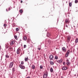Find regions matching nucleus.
<instances>
[{"label":"nucleus","instance_id":"nucleus-1","mask_svg":"<svg viewBox=\"0 0 78 78\" xmlns=\"http://www.w3.org/2000/svg\"><path fill=\"white\" fill-rule=\"evenodd\" d=\"M70 53V51L69 50H68L66 53L65 54V57L66 58H67L68 57V56L69 55Z\"/></svg>","mask_w":78,"mask_h":78},{"label":"nucleus","instance_id":"nucleus-2","mask_svg":"<svg viewBox=\"0 0 78 78\" xmlns=\"http://www.w3.org/2000/svg\"><path fill=\"white\" fill-rule=\"evenodd\" d=\"M13 64H14V62H10L9 65V68H12V66H13Z\"/></svg>","mask_w":78,"mask_h":78},{"label":"nucleus","instance_id":"nucleus-3","mask_svg":"<svg viewBox=\"0 0 78 78\" xmlns=\"http://www.w3.org/2000/svg\"><path fill=\"white\" fill-rule=\"evenodd\" d=\"M66 64L67 66H70V65L71 63L69 62V60L68 59L66 60Z\"/></svg>","mask_w":78,"mask_h":78},{"label":"nucleus","instance_id":"nucleus-4","mask_svg":"<svg viewBox=\"0 0 78 78\" xmlns=\"http://www.w3.org/2000/svg\"><path fill=\"white\" fill-rule=\"evenodd\" d=\"M19 66L20 67L21 69H25V66H23L21 64Z\"/></svg>","mask_w":78,"mask_h":78},{"label":"nucleus","instance_id":"nucleus-5","mask_svg":"<svg viewBox=\"0 0 78 78\" xmlns=\"http://www.w3.org/2000/svg\"><path fill=\"white\" fill-rule=\"evenodd\" d=\"M62 50L63 52H66L67 49L65 48V47H63L62 48Z\"/></svg>","mask_w":78,"mask_h":78},{"label":"nucleus","instance_id":"nucleus-6","mask_svg":"<svg viewBox=\"0 0 78 78\" xmlns=\"http://www.w3.org/2000/svg\"><path fill=\"white\" fill-rule=\"evenodd\" d=\"M70 39H71V37H70V36H69L67 37V40L68 42H70Z\"/></svg>","mask_w":78,"mask_h":78},{"label":"nucleus","instance_id":"nucleus-7","mask_svg":"<svg viewBox=\"0 0 78 78\" xmlns=\"http://www.w3.org/2000/svg\"><path fill=\"white\" fill-rule=\"evenodd\" d=\"M48 76V73H47L46 74H44L43 75V78H46Z\"/></svg>","mask_w":78,"mask_h":78},{"label":"nucleus","instance_id":"nucleus-8","mask_svg":"<svg viewBox=\"0 0 78 78\" xmlns=\"http://www.w3.org/2000/svg\"><path fill=\"white\" fill-rule=\"evenodd\" d=\"M53 56L52 55H50L49 56V58L50 60H53Z\"/></svg>","mask_w":78,"mask_h":78},{"label":"nucleus","instance_id":"nucleus-9","mask_svg":"<svg viewBox=\"0 0 78 78\" xmlns=\"http://www.w3.org/2000/svg\"><path fill=\"white\" fill-rule=\"evenodd\" d=\"M20 53V50L19 48H18L17 50L16 53L18 54V55H19Z\"/></svg>","mask_w":78,"mask_h":78},{"label":"nucleus","instance_id":"nucleus-10","mask_svg":"<svg viewBox=\"0 0 78 78\" xmlns=\"http://www.w3.org/2000/svg\"><path fill=\"white\" fill-rule=\"evenodd\" d=\"M63 60L62 59L58 60L57 61V62L59 63V64H61Z\"/></svg>","mask_w":78,"mask_h":78},{"label":"nucleus","instance_id":"nucleus-11","mask_svg":"<svg viewBox=\"0 0 78 78\" xmlns=\"http://www.w3.org/2000/svg\"><path fill=\"white\" fill-rule=\"evenodd\" d=\"M67 67L66 66H63L62 68V69L63 70H67Z\"/></svg>","mask_w":78,"mask_h":78},{"label":"nucleus","instance_id":"nucleus-12","mask_svg":"<svg viewBox=\"0 0 78 78\" xmlns=\"http://www.w3.org/2000/svg\"><path fill=\"white\" fill-rule=\"evenodd\" d=\"M69 19H66L65 20V22L66 23H69Z\"/></svg>","mask_w":78,"mask_h":78},{"label":"nucleus","instance_id":"nucleus-13","mask_svg":"<svg viewBox=\"0 0 78 78\" xmlns=\"http://www.w3.org/2000/svg\"><path fill=\"white\" fill-rule=\"evenodd\" d=\"M13 44H14V41H11L10 43V45H12Z\"/></svg>","mask_w":78,"mask_h":78},{"label":"nucleus","instance_id":"nucleus-14","mask_svg":"<svg viewBox=\"0 0 78 78\" xmlns=\"http://www.w3.org/2000/svg\"><path fill=\"white\" fill-rule=\"evenodd\" d=\"M23 39L24 41H26L27 39V38L26 36H24L23 37Z\"/></svg>","mask_w":78,"mask_h":78},{"label":"nucleus","instance_id":"nucleus-15","mask_svg":"<svg viewBox=\"0 0 78 78\" xmlns=\"http://www.w3.org/2000/svg\"><path fill=\"white\" fill-rule=\"evenodd\" d=\"M5 48H9V47H8V44H5Z\"/></svg>","mask_w":78,"mask_h":78},{"label":"nucleus","instance_id":"nucleus-16","mask_svg":"<svg viewBox=\"0 0 78 78\" xmlns=\"http://www.w3.org/2000/svg\"><path fill=\"white\" fill-rule=\"evenodd\" d=\"M31 68L32 69H35V66L34 65H32L31 66Z\"/></svg>","mask_w":78,"mask_h":78},{"label":"nucleus","instance_id":"nucleus-17","mask_svg":"<svg viewBox=\"0 0 78 78\" xmlns=\"http://www.w3.org/2000/svg\"><path fill=\"white\" fill-rule=\"evenodd\" d=\"M28 58L27 57V58H25L24 60L26 62H27V61H28Z\"/></svg>","mask_w":78,"mask_h":78},{"label":"nucleus","instance_id":"nucleus-18","mask_svg":"<svg viewBox=\"0 0 78 78\" xmlns=\"http://www.w3.org/2000/svg\"><path fill=\"white\" fill-rule=\"evenodd\" d=\"M12 50V48L11 47H9V51H11Z\"/></svg>","mask_w":78,"mask_h":78},{"label":"nucleus","instance_id":"nucleus-19","mask_svg":"<svg viewBox=\"0 0 78 78\" xmlns=\"http://www.w3.org/2000/svg\"><path fill=\"white\" fill-rule=\"evenodd\" d=\"M75 42L76 43H77V42H78V38H76L75 40Z\"/></svg>","mask_w":78,"mask_h":78},{"label":"nucleus","instance_id":"nucleus-20","mask_svg":"<svg viewBox=\"0 0 78 78\" xmlns=\"http://www.w3.org/2000/svg\"><path fill=\"white\" fill-rule=\"evenodd\" d=\"M50 64L51 65H53V64H54V62L52 61H50Z\"/></svg>","mask_w":78,"mask_h":78},{"label":"nucleus","instance_id":"nucleus-21","mask_svg":"<svg viewBox=\"0 0 78 78\" xmlns=\"http://www.w3.org/2000/svg\"><path fill=\"white\" fill-rule=\"evenodd\" d=\"M50 71L51 72H53V68H51L50 69Z\"/></svg>","mask_w":78,"mask_h":78},{"label":"nucleus","instance_id":"nucleus-22","mask_svg":"<svg viewBox=\"0 0 78 78\" xmlns=\"http://www.w3.org/2000/svg\"><path fill=\"white\" fill-rule=\"evenodd\" d=\"M55 59H58V57L56 55L55 56Z\"/></svg>","mask_w":78,"mask_h":78},{"label":"nucleus","instance_id":"nucleus-23","mask_svg":"<svg viewBox=\"0 0 78 78\" xmlns=\"http://www.w3.org/2000/svg\"><path fill=\"white\" fill-rule=\"evenodd\" d=\"M69 6H72V3H69Z\"/></svg>","mask_w":78,"mask_h":78},{"label":"nucleus","instance_id":"nucleus-24","mask_svg":"<svg viewBox=\"0 0 78 78\" xmlns=\"http://www.w3.org/2000/svg\"><path fill=\"white\" fill-rule=\"evenodd\" d=\"M42 68H43V66L42 65H41L40 66V69H42Z\"/></svg>","mask_w":78,"mask_h":78},{"label":"nucleus","instance_id":"nucleus-25","mask_svg":"<svg viewBox=\"0 0 78 78\" xmlns=\"http://www.w3.org/2000/svg\"><path fill=\"white\" fill-rule=\"evenodd\" d=\"M14 37L16 39H17V37L16 35L14 36Z\"/></svg>","mask_w":78,"mask_h":78},{"label":"nucleus","instance_id":"nucleus-26","mask_svg":"<svg viewBox=\"0 0 78 78\" xmlns=\"http://www.w3.org/2000/svg\"><path fill=\"white\" fill-rule=\"evenodd\" d=\"M78 2V1L77 0H75V3H77Z\"/></svg>","mask_w":78,"mask_h":78},{"label":"nucleus","instance_id":"nucleus-27","mask_svg":"<svg viewBox=\"0 0 78 78\" xmlns=\"http://www.w3.org/2000/svg\"><path fill=\"white\" fill-rule=\"evenodd\" d=\"M20 13H22V12H23V11H22V10H20Z\"/></svg>","mask_w":78,"mask_h":78},{"label":"nucleus","instance_id":"nucleus-28","mask_svg":"<svg viewBox=\"0 0 78 78\" xmlns=\"http://www.w3.org/2000/svg\"><path fill=\"white\" fill-rule=\"evenodd\" d=\"M19 31V28H16V31Z\"/></svg>","mask_w":78,"mask_h":78},{"label":"nucleus","instance_id":"nucleus-29","mask_svg":"<svg viewBox=\"0 0 78 78\" xmlns=\"http://www.w3.org/2000/svg\"><path fill=\"white\" fill-rule=\"evenodd\" d=\"M5 57L8 58H9V56L8 55H5Z\"/></svg>","mask_w":78,"mask_h":78},{"label":"nucleus","instance_id":"nucleus-30","mask_svg":"<svg viewBox=\"0 0 78 78\" xmlns=\"http://www.w3.org/2000/svg\"><path fill=\"white\" fill-rule=\"evenodd\" d=\"M12 71H13V72L15 71V68H12Z\"/></svg>","mask_w":78,"mask_h":78},{"label":"nucleus","instance_id":"nucleus-31","mask_svg":"<svg viewBox=\"0 0 78 78\" xmlns=\"http://www.w3.org/2000/svg\"><path fill=\"white\" fill-rule=\"evenodd\" d=\"M24 64V62H23V61H22L21 62V64Z\"/></svg>","mask_w":78,"mask_h":78},{"label":"nucleus","instance_id":"nucleus-32","mask_svg":"<svg viewBox=\"0 0 78 78\" xmlns=\"http://www.w3.org/2000/svg\"><path fill=\"white\" fill-rule=\"evenodd\" d=\"M24 48H26L27 47V45H24Z\"/></svg>","mask_w":78,"mask_h":78},{"label":"nucleus","instance_id":"nucleus-33","mask_svg":"<svg viewBox=\"0 0 78 78\" xmlns=\"http://www.w3.org/2000/svg\"><path fill=\"white\" fill-rule=\"evenodd\" d=\"M63 65H64V66L66 65V63L65 62H63Z\"/></svg>","mask_w":78,"mask_h":78},{"label":"nucleus","instance_id":"nucleus-34","mask_svg":"<svg viewBox=\"0 0 78 78\" xmlns=\"http://www.w3.org/2000/svg\"><path fill=\"white\" fill-rule=\"evenodd\" d=\"M4 27H6V25L5 24H4Z\"/></svg>","mask_w":78,"mask_h":78},{"label":"nucleus","instance_id":"nucleus-35","mask_svg":"<svg viewBox=\"0 0 78 78\" xmlns=\"http://www.w3.org/2000/svg\"><path fill=\"white\" fill-rule=\"evenodd\" d=\"M66 27H67V28H68V26H67V24H66Z\"/></svg>","mask_w":78,"mask_h":78},{"label":"nucleus","instance_id":"nucleus-36","mask_svg":"<svg viewBox=\"0 0 78 78\" xmlns=\"http://www.w3.org/2000/svg\"><path fill=\"white\" fill-rule=\"evenodd\" d=\"M41 49L40 48H38V50H41Z\"/></svg>","mask_w":78,"mask_h":78},{"label":"nucleus","instance_id":"nucleus-37","mask_svg":"<svg viewBox=\"0 0 78 78\" xmlns=\"http://www.w3.org/2000/svg\"><path fill=\"white\" fill-rule=\"evenodd\" d=\"M21 3H22L23 2V1H21Z\"/></svg>","mask_w":78,"mask_h":78},{"label":"nucleus","instance_id":"nucleus-38","mask_svg":"<svg viewBox=\"0 0 78 78\" xmlns=\"http://www.w3.org/2000/svg\"><path fill=\"white\" fill-rule=\"evenodd\" d=\"M9 11H10V8H9Z\"/></svg>","mask_w":78,"mask_h":78},{"label":"nucleus","instance_id":"nucleus-39","mask_svg":"<svg viewBox=\"0 0 78 78\" xmlns=\"http://www.w3.org/2000/svg\"><path fill=\"white\" fill-rule=\"evenodd\" d=\"M48 35V33H47V36H48L49 35Z\"/></svg>","mask_w":78,"mask_h":78},{"label":"nucleus","instance_id":"nucleus-40","mask_svg":"<svg viewBox=\"0 0 78 78\" xmlns=\"http://www.w3.org/2000/svg\"><path fill=\"white\" fill-rule=\"evenodd\" d=\"M1 46H0V50H1Z\"/></svg>","mask_w":78,"mask_h":78},{"label":"nucleus","instance_id":"nucleus-41","mask_svg":"<svg viewBox=\"0 0 78 78\" xmlns=\"http://www.w3.org/2000/svg\"><path fill=\"white\" fill-rule=\"evenodd\" d=\"M6 11H8V9H6Z\"/></svg>","mask_w":78,"mask_h":78},{"label":"nucleus","instance_id":"nucleus-42","mask_svg":"<svg viewBox=\"0 0 78 78\" xmlns=\"http://www.w3.org/2000/svg\"><path fill=\"white\" fill-rule=\"evenodd\" d=\"M11 78H12V77H11Z\"/></svg>","mask_w":78,"mask_h":78}]
</instances>
